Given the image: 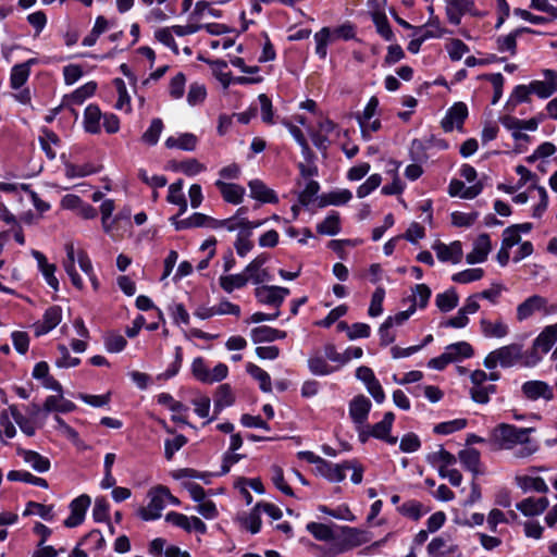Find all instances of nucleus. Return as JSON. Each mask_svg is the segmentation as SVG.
<instances>
[{
  "label": "nucleus",
  "mask_w": 557,
  "mask_h": 557,
  "mask_svg": "<svg viewBox=\"0 0 557 557\" xmlns=\"http://www.w3.org/2000/svg\"><path fill=\"white\" fill-rule=\"evenodd\" d=\"M534 431V428H519L515 424L499 423L491 431L490 442L502 450H510L519 446L515 456L528 458L539 450L537 442L529 437Z\"/></svg>",
  "instance_id": "1"
},
{
  "label": "nucleus",
  "mask_w": 557,
  "mask_h": 557,
  "mask_svg": "<svg viewBox=\"0 0 557 557\" xmlns=\"http://www.w3.org/2000/svg\"><path fill=\"white\" fill-rule=\"evenodd\" d=\"M535 176H521L516 185L498 184L497 188L507 194H513V202L524 205L529 200H537V205L533 208V216L540 218L544 213L548 205L547 191L544 187L539 186Z\"/></svg>",
  "instance_id": "2"
},
{
  "label": "nucleus",
  "mask_w": 557,
  "mask_h": 557,
  "mask_svg": "<svg viewBox=\"0 0 557 557\" xmlns=\"http://www.w3.org/2000/svg\"><path fill=\"white\" fill-rule=\"evenodd\" d=\"M356 36L355 26L346 22L337 27H323L313 36L315 54L320 60L327 57V47L336 40H350Z\"/></svg>",
  "instance_id": "3"
},
{
  "label": "nucleus",
  "mask_w": 557,
  "mask_h": 557,
  "mask_svg": "<svg viewBox=\"0 0 557 557\" xmlns=\"http://www.w3.org/2000/svg\"><path fill=\"white\" fill-rule=\"evenodd\" d=\"M522 359V345L511 343L491 351L483 361L488 370H494L498 366L502 368H511Z\"/></svg>",
  "instance_id": "4"
},
{
  "label": "nucleus",
  "mask_w": 557,
  "mask_h": 557,
  "mask_svg": "<svg viewBox=\"0 0 557 557\" xmlns=\"http://www.w3.org/2000/svg\"><path fill=\"white\" fill-rule=\"evenodd\" d=\"M168 495V487L162 484L152 486L147 492V506L140 507L137 510V516L143 521H156L161 518L162 511L165 509V497Z\"/></svg>",
  "instance_id": "5"
},
{
  "label": "nucleus",
  "mask_w": 557,
  "mask_h": 557,
  "mask_svg": "<svg viewBox=\"0 0 557 557\" xmlns=\"http://www.w3.org/2000/svg\"><path fill=\"white\" fill-rule=\"evenodd\" d=\"M541 117L534 116L528 120H521L510 114L500 117L502 125L510 132L517 145L528 144L531 137L528 132H535L539 128Z\"/></svg>",
  "instance_id": "6"
},
{
  "label": "nucleus",
  "mask_w": 557,
  "mask_h": 557,
  "mask_svg": "<svg viewBox=\"0 0 557 557\" xmlns=\"http://www.w3.org/2000/svg\"><path fill=\"white\" fill-rule=\"evenodd\" d=\"M361 135L366 140L371 139L373 133L381 129L380 121V101L377 97L372 96L363 110L356 115Z\"/></svg>",
  "instance_id": "7"
},
{
  "label": "nucleus",
  "mask_w": 557,
  "mask_h": 557,
  "mask_svg": "<svg viewBox=\"0 0 557 557\" xmlns=\"http://www.w3.org/2000/svg\"><path fill=\"white\" fill-rule=\"evenodd\" d=\"M190 371L193 376L203 384H213L223 381L228 374V367L219 362L212 370L207 367L202 357L194 358Z\"/></svg>",
  "instance_id": "8"
},
{
  "label": "nucleus",
  "mask_w": 557,
  "mask_h": 557,
  "mask_svg": "<svg viewBox=\"0 0 557 557\" xmlns=\"http://www.w3.org/2000/svg\"><path fill=\"white\" fill-rule=\"evenodd\" d=\"M529 164H533L540 172L553 171L557 174V147L549 141L541 144L532 154L527 158Z\"/></svg>",
  "instance_id": "9"
},
{
  "label": "nucleus",
  "mask_w": 557,
  "mask_h": 557,
  "mask_svg": "<svg viewBox=\"0 0 557 557\" xmlns=\"http://www.w3.org/2000/svg\"><path fill=\"white\" fill-rule=\"evenodd\" d=\"M484 183L479 176H461L453 178L448 186L450 197L473 199L483 190Z\"/></svg>",
  "instance_id": "10"
},
{
  "label": "nucleus",
  "mask_w": 557,
  "mask_h": 557,
  "mask_svg": "<svg viewBox=\"0 0 557 557\" xmlns=\"http://www.w3.org/2000/svg\"><path fill=\"white\" fill-rule=\"evenodd\" d=\"M471 387L469 389L471 399L480 405H486L491 400V396L497 393V386L486 382V372L483 370H474L470 374Z\"/></svg>",
  "instance_id": "11"
},
{
  "label": "nucleus",
  "mask_w": 557,
  "mask_h": 557,
  "mask_svg": "<svg viewBox=\"0 0 557 557\" xmlns=\"http://www.w3.org/2000/svg\"><path fill=\"white\" fill-rule=\"evenodd\" d=\"M336 529L338 533H336L335 541L342 554L359 547L370 541L369 533L364 530L349 525H339L336 527Z\"/></svg>",
  "instance_id": "12"
},
{
  "label": "nucleus",
  "mask_w": 557,
  "mask_h": 557,
  "mask_svg": "<svg viewBox=\"0 0 557 557\" xmlns=\"http://www.w3.org/2000/svg\"><path fill=\"white\" fill-rule=\"evenodd\" d=\"M310 136L318 149L325 150L330 145L339 141L342 131L332 121L325 119L319 122L317 131H310Z\"/></svg>",
  "instance_id": "13"
},
{
  "label": "nucleus",
  "mask_w": 557,
  "mask_h": 557,
  "mask_svg": "<svg viewBox=\"0 0 557 557\" xmlns=\"http://www.w3.org/2000/svg\"><path fill=\"white\" fill-rule=\"evenodd\" d=\"M469 115L468 106L458 101L455 102L443 117L441 124L445 132H453L454 129L462 131L463 123Z\"/></svg>",
  "instance_id": "14"
},
{
  "label": "nucleus",
  "mask_w": 557,
  "mask_h": 557,
  "mask_svg": "<svg viewBox=\"0 0 557 557\" xmlns=\"http://www.w3.org/2000/svg\"><path fill=\"white\" fill-rule=\"evenodd\" d=\"M288 295L287 287L275 285H262L255 289V296L260 304L274 306L277 309Z\"/></svg>",
  "instance_id": "15"
},
{
  "label": "nucleus",
  "mask_w": 557,
  "mask_h": 557,
  "mask_svg": "<svg viewBox=\"0 0 557 557\" xmlns=\"http://www.w3.org/2000/svg\"><path fill=\"white\" fill-rule=\"evenodd\" d=\"M521 393L524 398L531 401H536L539 399L550 401L554 398L553 387L548 383L540 380H530L524 382L521 385Z\"/></svg>",
  "instance_id": "16"
},
{
  "label": "nucleus",
  "mask_w": 557,
  "mask_h": 557,
  "mask_svg": "<svg viewBox=\"0 0 557 557\" xmlns=\"http://www.w3.org/2000/svg\"><path fill=\"white\" fill-rule=\"evenodd\" d=\"M30 255L37 262L38 271L41 273L47 285L52 288L54 292H58L60 288V283L58 277L55 276L57 267L54 263H50L47 257L39 250L33 249Z\"/></svg>",
  "instance_id": "17"
},
{
  "label": "nucleus",
  "mask_w": 557,
  "mask_h": 557,
  "mask_svg": "<svg viewBox=\"0 0 557 557\" xmlns=\"http://www.w3.org/2000/svg\"><path fill=\"white\" fill-rule=\"evenodd\" d=\"M90 497L83 494L74 498L70 504V516L64 520L66 528H76L82 524L85 520L86 511L90 506Z\"/></svg>",
  "instance_id": "18"
},
{
  "label": "nucleus",
  "mask_w": 557,
  "mask_h": 557,
  "mask_svg": "<svg viewBox=\"0 0 557 557\" xmlns=\"http://www.w3.org/2000/svg\"><path fill=\"white\" fill-rule=\"evenodd\" d=\"M445 3L447 20L453 25H459L467 13L476 14L473 0H445Z\"/></svg>",
  "instance_id": "19"
},
{
  "label": "nucleus",
  "mask_w": 557,
  "mask_h": 557,
  "mask_svg": "<svg viewBox=\"0 0 557 557\" xmlns=\"http://www.w3.org/2000/svg\"><path fill=\"white\" fill-rule=\"evenodd\" d=\"M394 421L395 414L392 411L385 412L383 419L380 422L370 425L372 437L383 441L389 445H395L398 441V437L391 435Z\"/></svg>",
  "instance_id": "20"
},
{
  "label": "nucleus",
  "mask_w": 557,
  "mask_h": 557,
  "mask_svg": "<svg viewBox=\"0 0 557 557\" xmlns=\"http://www.w3.org/2000/svg\"><path fill=\"white\" fill-rule=\"evenodd\" d=\"M372 404L364 395L355 396L349 403V417L354 424H364L368 421V417Z\"/></svg>",
  "instance_id": "21"
},
{
  "label": "nucleus",
  "mask_w": 557,
  "mask_h": 557,
  "mask_svg": "<svg viewBox=\"0 0 557 557\" xmlns=\"http://www.w3.org/2000/svg\"><path fill=\"white\" fill-rule=\"evenodd\" d=\"M346 470H350V465L346 463V460L342 463H333L329 460L323 459L318 473L331 483H341L346 478Z\"/></svg>",
  "instance_id": "22"
},
{
  "label": "nucleus",
  "mask_w": 557,
  "mask_h": 557,
  "mask_svg": "<svg viewBox=\"0 0 557 557\" xmlns=\"http://www.w3.org/2000/svg\"><path fill=\"white\" fill-rule=\"evenodd\" d=\"M62 320V309L59 306L49 307L42 317V320L35 324L36 336H42L57 327Z\"/></svg>",
  "instance_id": "23"
},
{
  "label": "nucleus",
  "mask_w": 557,
  "mask_h": 557,
  "mask_svg": "<svg viewBox=\"0 0 557 557\" xmlns=\"http://www.w3.org/2000/svg\"><path fill=\"white\" fill-rule=\"evenodd\" d=\"M492 249L490 236L487 234H480L473 242L472 251L466 256V261L469 264L482 263L487 259Z\"/></svg>",
  "instance_id": "24"
},
{
  "label": "nucleus",
  "mask_w": 557,
  "mask_h": 557,
  "mask_svg": "<svg viewBox=\"0 0 557 557\" xmlns=\"http://www.w3.org/2000/svg\"><path fill=\"white\" fill-rule=\"evenodd\" d=\"M433 250L436 252L437 259L441 262L459 263L462 257L461 243L456 240L449 245L437 243L433 245Z\"/></svg>",
  "instance_id": "25"
},
{
  "label": "nucleus",
  "mask_w": 557,
  "mask_h": 557,
  "mask_svg": "<svg viewBox=\"0 0 557 557\" xmlns=\"http://www.w3.org/2000/svg\"><path fill=\"white\" fill-rule=\"evenodd\" d=\"M267 261L265 255H259L245 267L243 273L248 277V282L259 285L268 280V273L263 269Z\"/></svg>",
  "instance_id": "26"
},
{
  "label": "nucleus",
  "mask_w": 557,
  "mask_h": 557,
  "mask_svg": "<svg viewBox=\"0 0 557 557\" xmlns=\"http://www.w3.org/2000/svg\"><path fill=\"white\" fill-rule=\"evenodd\" d=\"M0 190L7 195L14 197H20L21 191L29 194L34 206L37 210L45 212L50 209L49 203L38 198V196L28 189V187L24 184H12V183H1L0 184Z\"/></svg>",
  "instance_id": "27"
},
{
  "label": "nucleus",
  "mask_w": 557,
  "mask_h": 557,
  "mask_svg": "<svg viewBox=\"0 0 557 557\" xmlns=\"http://www.w3.org/2000/svg\"><path fill=\"white\" fill-rule=\"evenodd\" d=\"M480 330L485 338H504L509 334V326L503 320L492 321L487 318H481Z\"/></svg>",
  "instance_id": "28"
},
{
  "label": "nucleus",
  "mask_w": 557,
  "mask_h": 557,
  "mask_svg": "<svg viewBox=\"0 0 557 557\" xmlns=\"http://www.w3.org/2000/svg\"><path fill=\"white\" fill-rule=\"evenodd\" d=\"M546 302V299L539 295L528 297L517 307V320L522 322L529 319L536 311L543 310Z\"/></svg>",
  "instance_id": "29"
},
{
  "label": "nucleus",
  "mask_w": 557,
  "mask_h": 557,
  "mask_svg": "<svg viewBox=\"0 0 557 557\" xmlns=\"http://www.w3.org/2000/svg\"><path fill=\"white\" fill-rule=\"evenodd\" d=\"M104 113L101 112L97 104H89L84 111L83 125L84 129L89 134H99Z\"/></svg>",
  "instance_id": "30"
},
{
  "label": "nucleus",
  "mask_w": 557,
  "mask_h": 557,
  "mask_svg": "<svg viewBox=\"0 0 557 557\" xmlns=\"http://www.w3.org/2000/svg\"><path fill=\"white\" fill-rule=\"evenodd\" d=\"M97 90V83L94 81H90L83 86L75 89L70 95L64 96L63 98V104L64 106H81L83 104L87 99L92 97Z\"/></svg>",
  "instance_id": "31"
},
{
  "label": "nucleus",
  "mask_w": 557,
  "mask_h": 557,
  "mask_svg": "<svg viewBox=\"0 0 557 557\" xmlns=\"http://www.w3.org/2000/svg\"><path fill=\"white\" fill-rule=\"evenodd\" d=\"M197 144V137L191 133H177L169 136L164 141L166 148L184 151H193Z\"/></svg>",
  "instance_id": "32"
},
{
  "label": "nucleus",
  "mask_w": 557,
  "mask_h": 557,
  "mask_svg": "<svg viewBox=\"0 0 557 557\" xmlns=\"http://www.w3.org/2000/svg\"><path fill=\"white\" fill-rule=\"evenodd\" d=\"M18 456L28 463L33 470L39 473H45L50 470L51 462L49 458L40 455L39 453L30 449H18Z\"/></svg>",
  "instance_id": "33"
},
{
  "label": "nucleus",
  "mask_w": 557,
  "mask_h": 557,
  "mask_svg": "<svg viewBox=\"0 0 557 557\" xmlns=\"http://www.w3.org/2000/svg\"><path fill=\"white\" fill-rule=\"evenodd\" d=\"M215 184L226 202L239 205L243 201L246 193L243 186L234 183H225L221 180H218Z\"/></svg>",
  "instance_id": "34"
},
{
  "label": "nucleus",
  "mask_w": 557,
  "mask_h": 557,
  "mask_svg": "<svg viewBox=\"0 0 557 557\" xmlns=\"http://www.w3.org/2000/svg\"><path fill=\"white\" fill-rule=\"evenodd\" d=\"M336 524H325L321 522L311 521L307 523L306 530L320 542L329 543L336 539Z\"/></svg>",
  "instance_id": "35"
},
{
  "label": "nucleus",
  "mask_w": 557,
  "mask_h": 557,
  "mask_svg": "<svg viewBox=\"0 0 557 557\" xmlns=\"http://www.w3.org/2000/svg\"><path fill=\"white\" fill-rule=\"evenodd\" d=\"M531 95L532 92L529 85H517L505 103V110L511 115L517 106L530 102Z\"/></svg>",
  "instance_id": "36"
},
{
  "label": "nucleus",
  "mask_w": 557,
  "mask_h": 557,
  "mask_svg": "<svg viewBox=\"0 0 557 557\" xmlns=\"http://www.w3.org/2000/svg\"><path fill=\"white\" fill-rule=\"evenodd\" d=\"M76 405L67 399H64L62 394L59 395H50L45 399L42 411L46 413L50 412H61L67 413L74 411Z\"/></svg>",
  "instance_id": "37"
},
{
  "label": "nucleus",
  "mask_w": 557,
  "mask_h": 557,
  "mask_svg": "<svg viewBox=\"0 0 557 557\" xmlns=\"http://www.w3.org/2000/svg\"><path fill=\"white\" fill-rule=\"evenodd\" d=\"M546 497H528L516 505V508L524 516H537L545 511L548 507Z\"/></svg>",
  "instance_id": "38"
},
{
  "label": "nucleus",
  "mask_w": 557,
  "mask_h": 557,
  "mask_svg": "<svg viewBox=\"0 0 557 557\" xmlns=\"http://www.w3.org/2000/svg\"><path fill=\"white\" fill-rule=\"evenodd\" d=\"M557 342V322L547 325L534 339V348L547 354Z\"/></svg>",
  "instance_id": "39"
},
{
  "label": "nucleus",
  "mask_w": 557,
  "mask_h": 557,
  "mask_svg": "<svg viewBox=\"0 0 557 557\" xmlns=\"http://www.w3.org/2000/svg\"><path fill=\"white\" fill-rule=\"evenodd\" d=\"M261 510L258 503L248 512L238 516L240 527L251 534H257L261 530Z\"/></svg>",
  "instance_id": "40"
},
{
  "label": "nucleus",
  "mask_w": 557,
  "mask_h": 557,
  "mask_svg": "<svg viewBox=\"0 0 557 557\" xmlns=\"http://www.w3.org/2000/svg\"><path fill=\"white\" fill-rule=\"evenodd\" d=\"M209 220L210 216L199 212H195L190 216L182 220H180L177 216H172L170 219L171 224L174 226L176 231H183L193 227H203L206 225H209Z\"/></svg>",
  "instance_id": "41"
},
{
  "label": "nucleus",
  "mask_w": 557,
  "mask_h": 557,
  "mask_svg": "<svg viewBox=\"0 0 557 557\" xmlns=\"http://www.w3.org/2000/svg\"><path fill=\"white\" fill-rule=\"evenodd\" d=\"M459 460L462 467L473 475H479L481 471V455L474 448L463 449L459 451Z\"/></svg>",
  "instance_id": "42"
},
{
  "label": "nucleus",
  "mask_w": 557,
  "mask_h": 557,
  "mask_svg": "<svg viewBox=\"0 0 557 557\" xmlns=\"http://www.w3.org/2000/svg\"><path fill=\"white\" fill-rule=\"evenodd\" d=\"M249 187L251 197L261 202L276 203L278 201L276 194L272 189L268 188L260 180L250 181Z\"/></svg>",
  "instance_id": "43"
},
{
  "label": "nucleus",
  "mask_w": 557,
  "mask_h": 557,
  "mask_svg": "<svg viewBox=\"0 0 557 557\" xmlns=\"http://www.w3.org/2000/svg\"><path fill=\"white\" fill-rule=\"evenodd\" d=\"M351 198L352 193L349 189H336L320 196L319 206H342L347 203Z\"/></svg>",
  "instance_id": "44"
},
{
  "label": "nucleus",
  "mask_w": 557,
  "mask_h": 557,
  "mask_svg": "<svg viewBox=\"0 0 557 557\" xmlns=\"http://www.w3.org/2000/svg\"><path fill=\"white\" fill-rule=\"evenodd\" d=\"M446 355L451 359V363L462 361L473 356V348L467 342H457L445 347Z\"/></svg>",
  "instance_id": "45"
},
{
  "label": "nucleus",
  "mask_w": 557,
  "mask_h": 557,
  "mask_svg": "<svg viewBox=\"0 0 557 557\" xmlns=\"http://www.w3.org/2000/svg\"><path fill=\"white\" fill-rule=\"evenodd\" d=\"M317 232L321 235L335 236L341 232V216L336 211H331L325 219L317 225Z\"/></svg>",
  "instance_id": "46"
},
{
  "label": "nucleus",
  "mask_w": 557,
  "mask_h": 557,
  "mask_svg": "<svg viewBox=\"0 0 557 557\" xmlns=\"http://www.w3.org/2000/svg\"><path fill=\"white\" fill-rule=\"evenodd\" d=\"M220 287L227 294L233 293L235 289H240L248 284L246 274H226L219 277Z\"/></svg>",
  "instance_id": "47"
},
{
  "label": "nucleus",
  "mask_w": 557,
  "mask_h": 557,
  "mask_svg": "<svg viewBox=\"0 0 557 557\" xmlns=\"http://www.w3.org/2000/svg\"><path fill=\"white\" fill-rule=\"evenodd\" d=\"M234 395L228 384H222L218 387L214 397V412L215 416L221 413L225 408L234 404Z\"/></svg>",
  "instance_id": "48"
},
{
  "label": "nucleus",
  "mask_w": 557,
  "mask_h": 557,
  "mask_svg": "<svg viewBox=\"0 0 557 557\" xmlns=\"http://www.w3.org/2000/svg\"><path fill=\"white\" fill-rule=\"evenodd\" d=\"M7 478L12 482H24L42 488L49 487L46 479L36 476L26 470H11Z\"/></svg>",
  "instance_id": "49"
},
{
  "label": "nucleus",
  "mask_w": 557,
  "mask_h": 557,
  "mask_svg": "<svg viewBox=\"0 0 557 557\" xmlns=\"http://www.w3.org/2000/svg\"><path fill=\"white\" fill-rule=\"evenodd\" d=\"M24 517L38 516L46 521H52L54 518V511L52 505H44L29 500L23 511Z\"/></svg>",
  "instance_id": "50"
},
{
  "label": "nucleus",
  "mask_w": 557,
  "mask_h": 557,
  "mask_svg": "<svg viewBox=\"0 0 557 557\" xmlns=\"http://www.w3.org/2000/svg\"><path fill=\"white\" fill-rule=\"evenodd\" d=\"M114 87L117 92V100L114 104V108L119 111L131 113L132 112V103L131 96L127 91L126 85L122 78H115L113 81Z\"/></svg>",
  "instance_id": "51"
},
{
  "label": "nucleus",
  "mask_w": 557,
  "mask_h": 557,
  "mask_svg": "<svg viewBox=\"0 0 557 557\" xmlns=\"http://www.w3.org/2000/svg\"><path fill=\"white\" fill-rule=\"evenodd\" d=\"M522 33H533L532 29L528 27L517 28L513 32L509 33L506 36L499 37L497 39V49L500 52H510L513 54L516 52L517 38Z\"/></svg>",
  "instance_id": "52"
},
{
  "label": "nucleus",
  "mask_w": 557,
  "mask_h": 557,
  "mask_svg": "<svg viewBox=\"0 0 557 557\" xmlns=\"http://www.w3.org/2000/svg\"><path fill=\"white\" fill-rule=\"evenodd\" d=\"M247 373L252 376L259 383V387L264 393L272 392V382L269 373L258 367L255 363H247L246 366Z\"/></svg>",
  "instance_id": "53"
},
{
  "label": "nucleus",
  "mask_w": 557,
  "mask_h": 557,
  "mask_svg": "<svg viewBox=\"0 0 557 557\" xmlns=\"http://www.w3.org/2000/svg\"><path fill=\"white\" fill-rule=\"evenodd\" d=\"M182 364H183V348L181 346H176L174 348L173 362H171L168 366V368L164 372L159 373L156 376V380L157 381H168V380L175 377L180 373Z\"/></svg>",
  "instance_id": "54"
},
{
  "label": "nucleus",
  "mask_w": 557,
  "mask_h": 557,
  "mask_svg": "<svg viewBox=\"0 0 557 557\" xmlns=\"http://www.w3.org/2000/svg\"><path fill=\"white\" fill-rule=\"evenodd\" d=\"M459 297L454 288L436 295L435 305L442 312H449L458 306Z\"/></svg>",
  "instance_id": "55"
},
{
  "label": "nucleus",
  "mask_w": 557,
  "mask_h": 557,
  "mask_svg": "<svg viewBox=\"0 0 557 557\" xmlns=\"http://www.w3.org/2000/svg\"><path fill=\"white\" fill-rule=\"evenodd\" d=\"M397 511L401 516L407 517L413 521H418L424 513L428 512V510L423 508V505L416 499L405 502L397 507Z\"/></svg>",
  "instance_id": "56"
},
{
  "label": "nucleus",
  "mask_w": 557,
  "mask_h": 557,
  "mask_svg": "<svg viewBox=\"0 0 557 557\" xmlns=\"http://www.w3.org/2000/svg\"><path fill=\"white\" fill-rule=\"evenodd\" d=\"M418 32L422 35V40L441 38L447 33L438 17H430L424 26L418 28Z\"/></svg>",
  "instance_id": "57"
},
{
  "label": "nucleus",
  "mask_w": 557,
  "mask_h": 557,
  "mask_svg": "<svg viewBox=\"0 0 557 557\" xmlns=\"http://www.w3.org/2000/svg\"><path fill=\"white\" fill-rule=\"evenodd\" d=\"M309 371L317 376H325L337 369L327 363L326 359L322 356H312L308 359Z\"/></svg>",
  "instance_id": "58"
},
{
  "label": "nucleus",
  "mask_w": 557,
  "mask_h": 557,
  "mask_svg": "<svg viewBox=\"0 0 557 557\" xmlns=\"http://www.w3.org/2000/svg\"><path fill=\"white\" fill-rule=\"evenodd\" d=\"M428 461L438 470L456 463V457L441 447L437 451H433L428 456Z\"/></svg>",
  "instance_id": "59"
},
{
  "label": "nucleus",
  "mask_w": 557,
  "mask_h": 557,
  "mask_svg": "<svg viewBox=\"0 0 557 557\" xmlns=\"http://www.w3.org/2000/svg\"><path fill=\"white\" fill-rule=\"evenodd\" d=\"M10 414L14 422L18 425L20 430L27 436H34L36 428L30 419L25 417L16 406L12 405L9 407Z\"/></svg>",
  "instance_id": "60"
},
{
  "label": "nucleus",
  "mask_w": 557,
  "mask_h": 557,
  "mask_svg": "<svg viewBox=\"0 0 557 557\" xmlns=\"http://www.w3.org/2000/svg\"><path fill=\"white\" fill-rule=\"evenodd\" d=\"M164 125L162 120L159 117L153 119L149 127L144 132L141 141L148 146H154L158 143Z\"/></svg>",
  "instance_id": "61"
},
{
  "label": "nucleus",
  "mask_w": 557,
  "mask_h": 557,
  "mask_svg": "<svg viewBox=\"0 0 557 557\" xmlns=\"http://www.w3.org/2000/svg\"><path fill=\"white\" fill-rule=\"evenodd\" d=\"M169 169L182 174H198L200 172L207 171L203 164L194 159H188L182 162H172L170 163Z\"/></svg>",
  "instance_id": "62"
},
{
  "label": "nucleus",
  "mask_w": 557,
  "mask_h": 557,
  "mask_svg": "<svg viewBox=\"0 0 557 557\" xmlns=\"http://www.w3.org/2000/svg\"><path fill=\"white\" fill-rule=\"evenodd\" d=\"M83 545L89 550H103L106 547V540L103 534L99 530H92L88 534H86L78 546Z\"/></svg>",
  "instance_id": "63"
},
{
  "label": "nucleus",
  "mask_w": 557,
  "mask_h": 557,
  "mask_svg": "<svg viewBox=\"0 0 557 557\" xmlns=\"http://www.w3.org/2000/svg\"><path fill=\"white\" fill-rule=\"evenodd\" d=\"M104 348L110 354H117L125 349L127 345L126 338L119 333H108L103 337Z\"/></svg>",
  "instance_id": "64"
}]
</instances>
